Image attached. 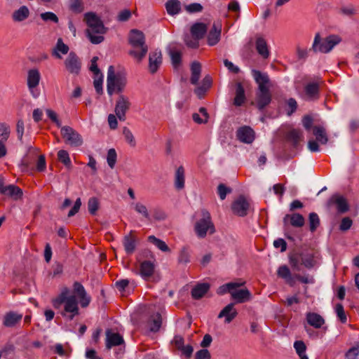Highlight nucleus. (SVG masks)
<instances>
[{"mask_svg":"<svg viewBox=\"0 0 359 359\" xmlns=\"http://www.w3.org/2000/svg\"><path fill=\"white\" fill-rule=\"evenodd\" d=\"M252 76L257 84L256 92V106L259 110L265 109L271 102L272 95L270 92L271 81L267 73L259 70L252 69Z\"/></svg>","mask_w":359,"mask_h":359,"instance_id":"nucleus-1","label":"nucleus"},{"mask_svg":"<svg viewBox=\"0 0 359 359\" xmlns=\"http://www.w3.org/2000/svg\"><path fill=\"white\" fill-rule=\"evenodd\" d=\"M52 304L55 309H57L64 304V309L61 312V315L69 320L79 314L78 301L76 295H69V290L67 287L62 289L60 294L52 300Z\"/></svg>","mask_w":359,"mask_h":359,"instance_id":"nucleus-2","label":"nucleus"},{"mask_svg":"<svg viewBox=\"0 0 359 359\" xmlns=\"http://www.w3.org/2000/svg\"><path fill=\"white\" fill-rule=\"evenodd\" d=\"M129 42L133 47V49L129 51V55L138 62H141L148 52L144 34L140 30L132 29L129 35Z\"/></svg>","mask_w":359,"mask_h":359,"instance_id":"nucleus-3","label":"nucleus"},{"mask_svg":"<svg viewBox=\"0 0 359 359\" xmlns=\"http://www.w3.org/2000/svg\"><path fill=\"white\" fill-rule=\"evenodd\" d=\"M109 28L104 25L102 20L95 13L90 14V42L100 44L105 39Z\"/></svg>","mask_w":359,"mask_h":359,"instance_id":"nucleus-4","label":"nucleus"},{"mask_svg":"<svg viewBox=\"0 0 359 359\" xmlns=\"http://www.w3.org/2000/svg\"><path fill=\"white\" fill-rule=\"evenodd\" d=\"M341 41V38L337 34H330L321 39L320 33H316L311 49L315 53H328Z\"/></svg>","mask_w":359,"mask_h":359,"instance_id":"nucleus-5","label":"nucleus"},{"mask_svg":"<svg viewBox=\"0 0 359 359\" xmlns=\"http://www.w3.org/2000/svg\"><path fill=\"white\" fill-rule=\"evenodd\" d=\"M107 93L111 95L114 93H121L126 84V78L121 73H115L113 66H109L107 72Z\"/></svg>","mask_w":359,"mask_h":359,"instance_id":"nucleus-6","label":"nucleus"},{"mask_svg":"<svg viewBox=\"0 0 359 359\" xmlns=\"http://www.w3.org/2000/svg\"><path fill=\"white\" fill-rule=\"evenodd\" d=\"M194 229L196 235L199 238L205 237L208 232L210 234L215 233V226L208 211L205 210H202V218L196 222Z\"/></svg>","mask_w":359,"mask_h":359,"instance_id":"nucleus-7","label":"nucleus"},{"mask_svg":"<svg viewBox=\"0 0 359 359\" xmlns=\"http://www.w3.org/2000/svg\"><path fill=\"white\" fill-rule=\"evenodd\" d=\"M41 79V73L37 68H32L27 71V85L34 98H37L40 95L41 91L38 86Z\"/></svg>","mask_w":359,"mask_h":359,"instance_id":"nucleus-8","label":"nucleus"},{"mask_svg":"<svg viewBox=\"0 0 359 359\" xmlns=\"http://www.w3.org/2000/svg\"><path fill=\"white\" fill-rule=\"evenodd\" d=\"M61 135L67 144L72 147H77L82 144L83 140L81 135L69 126H62Z\"/></svg>","mask_w":359,"mask_h":359,"instance_id":"nucleus-9","label":"nucleus"},{"mask_svg":"<svg viewBox=\"0 0 359 359\" xmlns=\"http://www.w3.org/2000/svg\"><path fill=\"white\" fill-rule=\"evenodd\" d=\"M129 98L123 95H120L116 100L114 112L117 118L121 121L126 120V114L130 107Z\"/></svg>","mask_w":359,"mask_h":359,"instance_id":"nucleus-10","label":"nucleus"},{"mask_svg":"<svg viewBox=\"0 0 359 359\" xmlns=\"http://www.w3.org/2000/svg\"><path fill=\"white\" fill-rule=\"evenodd\" d=\"M65 67L67 71L72 74H78L81 68V62L74 52H70L65 59Z\"/></svg>","mask_w":359,"mask_h":359,"instance_id":"nucleus-11","label":"nucleus"},{"mask_svg":"<svg viewBox=\"0 0 359 359\" xmlns=\"http://www.w3.org/2000/svg\"><path fill=\"white\" fill-rule=\"evenodd\" d=\"M98 60V57L95 56L91 59V72L94 74V87L98 94L102 93V82H103V75L101 73L100 69L97 67V61Z\"/></svg>","mask_w":359,"mask_h":359,"instance_id":"nucleus-12","label":"nucleus"},{"mask_svg":"<svg viewBox=\"0 0 359 359\" xmlns=\"http://www.w3.org/2000/svg\"><path fill=\"white\" fill-rule=\"evenodd\" d=\"M327 204L329 206L335 205L338 213L343 214L349 210V205L347 200L339 194H334L329 199Z\"/></svg>","mask_w":359,"mask_h":359,"instance_id":"nucleus-13","label":"nucleus"},{"mask_svg":"<svg viewBox=\"0 0 359 359\" xmlns=\"http://www.w3.org/2000/svg\"><path fill=\"white\" fill-rule=\"evenodd\" d=\"M249 207V203L244 196H241L232 203L231 209L234 214L244 217L248 215Z\"/></svg>","mask_w":359,"mask_h":359,"instance_id":"nucleus-14","label":"nucleus"},{"mask_svg":"<svg viewBox=\"0 0 359 359\" xmlns=\"http://www.w3.org/2000/svg\"><path fill=\"white\" fill-rule=\"evenodd\" d=\"M11 128L6 123H0V158L4 157L7 154L6 142L10 137Z\"/></svg>","mask_w":359,"mask_h":359,"instance_id":"nucleus-15","label":"nucleus"},{"mask_svg":"<svg viewBox=\"0 0 359 359\" xmlns=\"http://www.w3.org/2000/svg\"><path fill=\"white\" fill-rule=\"evenodd\" d=\"M238 140L245 144H251L255 137V131L250 126H242L236 131Z\"/></svg>","mask_w":359,"mask_h":359,"instance_id":"nucleus-16","label":"nucleus"},{"mask_svg":"<svg viewBox=\"0 0 359 359\" xmlns=\"http://www.w3.org/2000/svg\"><path fill=\"white\" fill-rule=\"evenodd\" d=\"M222 24L220 22H215L207 36L208 44L210 46L216 45L220 40Z\"/></svg>","mask_w":359,"mask_h":359,"instance_id":"nucleus-17","label":"nucleus"},{"mask_svg":"<svg viewBox=\"0 0 359 359\" xmlns=\"http://www.w3.org/2000/svg\"><path fill=\"white\" fill-rule=\"evenodd\" d=\"M162 64V54L161 50H156L149 53V70L151 74L156 73Z\"/></svg>","mask_w":359,"mask_h":359,"instance_id":"nucleus-18","label":"nucleus"},{"mask_svg":"<svg viewBox=\"0 0 359 359\" xmlns=\"http://www.w3.org/2000/svg\"><path fill=\"white\" fill-rule=\"evenodd\" d=\"M283 223L285 226L290 224L294 227H302L304 225L305 219L299 213L287 214L283 217Z\"/></svg>","mask_w":359,"mask_h":359,"instance_id":"nucleus-19","label":"nucleus"},{"mask_svg":"<svg viewBox=\"0 0 359 359\" xmlns=\"http://www.w3.org/2000/svg\"><path fill=\"white\" fill-rule=\"evenodd\" d=\"M22 318V314L14 311L6 313L3 319V325L6 327H15Z\"/></svg>","mask_w":359,"mask_h":359,"instance_id":"nucleus-20","label":"nucleus"},{"mask_svg":"<svg viewBox=\"0 0 359 359\" xmlns=\"http://www.w3.org/2000/svg\"><path fill=\"white\" fill-rule=\"evenodd\" d=\"M231 299H234L236 303L242 304L251 300L252 294L247 288L234 289L231 292Z\"/></svg>","mask_w":359,"mask_h":359,"instance_id":"nucleus-21","label":"nucleus"},{"mask_svg":"<svg viewBox=\"0 0 359 359\" xmlns=\"http://www.w3.org/2000/svg\"><path fill=\"white\" fill-rule=\"evenodd\" d=\"M238 313L234 309V304L230 303L226 305L219 313L218 318H224L226 323H231L237 316Z\"/></svg>","mask_w":359,"mask_h":359,"instance_id":"nucleus-22","label":"nucleus"},{"mask_svg":"<svg viewBox=\"0 0 359 359\" xmlns=\"http://www.w3.org/2000/svg\"><path fill=\"white\" fill-rule=\"evenodd\" d=\"M123 338L118 334L112 332L110 330L106 332V347L110 349L113 346L123 344Z\"/></svg>","mask_w":359,"mask_h":359,"instance_id":"nucleus-23","label":"nucleus"},{"mask_svg":"<svg viewBox=\"0 0 359 359\" xmlns=\"http://www.w3.org/2000/svg\"><path fill=\"white\" fill-rule=\"evenodd\" d=\"M255 48L258 54L263 58L267 59L270 51L266 41L262 36H257L255 41Z\"/></svg>","mask_w":359,"mask_h":359,"instance_id":"nucleus-24","label":"nucleus"},{"mask_svg":"<svg viewBox=\"0 0 359 359\" xmlns=\"http://www.w3.org/2000/svg\"><path fill=\"white\" fill-rule=\"evenodd\" d=\"M69 50V46L63 42L61 38H59L55 46L52 50V55L57 59H62V55L67 54Z\"/></svg>","mask_w":359,"mask_h":359,"instance_id":"nucleus-25","label":"nucleus"},{"mask_svg":"<svg viewBox=\"0 0 359 359\" xmlns=\"http://www.w3.org/2000/svg\"><path fill=\"white\" fill-rule=\"evenodd\" d=\"M136 239L133 235L131 231L128 234L126 235L123 239V245L124 250L128 255L133 254L136 248Z\"/></svg>","mask_w":359,"mask_h":359,"instance_id":"nucleus-26","label":"nucleus"},{"mask_svg":"<svg viewBox=\"0 0 359 359\" xmlns=\"http://www.w3.org/2000/svg\"><path fill=\"white\" fill-rule=\"evenodd\" d=\"M307 323L316 329L320 328L325 323L324 318L318 313L314 312H309L306 315Z\"/></svg>","mask_w":359,"mask_h":359,"instance_id":"nucleus-27","label":"nucleus"},{"mask_svg":"<svg viewBox=\"0 0 359 359\" xmlns=\"http://www.w3.org/2000/svg\"><path fill=\"white\" fill-rule=\"evenodd\" d=\"M2 195L8 196L12 199L17 201L22 197V190L15 184H8L2 193Z\"/></svg>","mask_w":359,"mask_h":359,"instance_id":"nucleus-28","label":"nucleus"},{"mask_svg":"<svg viewBox=\"0 0 359 359\" xmlns=\"http://www.w3.org/2000/svg\"><path fill=\"white\" fill-rule=\"evenodd\" d=\"M245 283V281L239 280L238 282H230L226 284H224L218 287L217 290V293L219 295L224 294L227 292L231 294V292L234 289L240 287L244 285Z\"/></svg>","mask_w":359,"mask_h":359,"instance_id":"nucleus-29","label":"nucleus"},{"mask_svg":"<svg viewBox=\"0 0 359 359\" xmlns=\"http://www.w3.org/2000/svg\"><path fill=\"white\" fill-rule=\"evenodd\" d=\"M207 29L208 27L203 22H196L191 27L190 32L193 37H196L201 40L204 37L207 32Z\"/></svg>","mask_w":359,"mask_h":359,"instance_id":"nucleus-30","label":"nucleus"},{"mask_svg":"<svg viewBox=\"0 0 359 359\" xmlns=\"http://www.w3.org/2000/svg\"><path fill=\"white\" fill-rule=\"evenodd\" d=\"M304 91L309 100H317L319 97V84L316 82L309 83L306 85Z\"/></svg>","mask_w":359,"mask_h":359,"instance_id":"nucleus-31","label":"nucleus"},{"mask_svg":"<svg viewBox=\"0 0 359 359\" xmlns=\"http://www.w3.org/2000/svg\"><path fill=\"white\" fill-rule=\"evenodd\" d=\"M154 272V264L151 261H144L140 264V273L144 279L150 278Z\"/></svg>","mask_w":359,"mask_h":359,"instance_id":"nucleus-32","label":"nucleus"},{"mask_svg":"<svg viewBox=\"0 0 359 359\" xmlns=\"http://www.w3.org/2000/svg\"><path fill=\"white\" fill-rule=\"evenodd\" d=\"M74 292L76 297L81 300V306L83 307H86L88 305V301L85 299L86 293L83 285L81 283L76 282L74 284Z\"/></svg>","mask_w":359,"mask_h":359,"instance_id":"nucleus-33","label":"nucleus"},{"mask_svg":"<svg viewBox=\"0 0 359 359\" xmlns=\"http://www.w3.org/2000/svg\"><path fill=\"white\" fill-rule=\"evenodd\" d=\"M210 289L208 283H200L191 290V296L195 299H199L208 292Z\"/></svg>","mask_w":359,"mask_h":359,"instance_id":"nucleus-34","label":"nucleus"},{"mask_svg":"<svg viewBox=\"0 0 359 359\" xmlns=\"http://www.w3.org/2000/svg\"><path fill=\"white\" fill-rule=\"evenodd\" d=\"M286 139L287 141L290 142L294 147H297L299 142L303 140V133L300 130L292 129L287 133Z\"/></svg>","mask_w":359,"mask_h":359,"instance_id":"nucleus-35","label":"nucleus"},{"mask_svg":"<svg viewBox=\"0 0 359 359\" xmlns=\"http://www.w3.org/2000/svg\"><path fill=\"white\" fill-rule=\"evenodd\" d=\"M29 10L26 6H20L12 14V19L14 22H22L29 16Z\"/></svg>","mask_w":359,"mask_h":359,"instance_id":"nucleus-36","label":"nucleus"},{"mask_svg":"<svg viewBox=\"0 0 359 359\" xmlns=\"http://www.w3.org/2000/svg\"><path fill=\"white\" fill-rule=\"evenodd\" d=\"M185 172L183 166H180L175 174V187L177 190H181L184 187Z\"/></svg>","mask_w":359,"mask_h":359,"instance_id":"nucleus-37","label":"nucleus"},{"mask_svg":"<svg viewBox=\"0 0 359 359\" xmlns=\"http://www.w3.org/2000/svg\"><path fill=\"white\" fill-rule=\"evenodd\" d=\"M245 100V90L241 83H236V96L233 100V104L236 107L241 106Z\"/></svg>","mask_w":359,"mask_h":359,"instance_id":"nucleus-38","label":"nucleus"},{"mask_svg":"<svg viewBox=\"0 0 359 359\" xmlns=\"http://www.w3.org/2000/svg\"><path fill=\"white\" fill-rule=\"evenodd\" d=\"M313 133L316 137V140L323 144H327L328 138L323 126H316L313 128Z\"/></svg>","mask_w":359,"mask_h":359,"instance_id":"nucleus-39","label":"nucleus"},{"mask_svg":"<svg viewBox=\"0 0 359 359\" xmlns=\"http://www.w3.org/2000/svg\"><path fill=\"white\" fill-rule=\"evenodd\" d=\"M191 76L190 81L192 84L198 83L201 73V65L198 62H194L191 65Z\"/></svg>","mask_w":359,"mask_h":359,"instance_id":"nucleus-40","label":"nucleus"},{"mask_svg":"<svg viewBox=\"0 0 359 359\" xmlns=\"http://www.w3.org/2000/svg\"><path fill=\"white\" fill-rule=\"evenodd\" d=\"M165 8L169 15H175L180 13L181 4L178 0H169L165 3Z\"/></svg>","mask_w":359,"mask_h":359,"instance_id":"nucleus-41","label":"nucleus"},{"mask_svg":"<svg viewBox=\"0 0 359 359\" xmlns=\"http://www.w3.org/2000/svg\"><path fill=\"white\" fill-rule=\"evenodd\" d=\"M277 275L278 277L282 278L284 280H285V281L288 284H290L291 285H293L294 280L292 276L291 272L287 266L283 265V266H280L278 269Z\"/></svg>","mask_w":359,"mask_h":359,"instance_id":"nucleus-42","label":"nucleus"},{"mask_svg":"<svg viewBox=\"0 0 359 359\" xmlns=\"http://www.w3.org/2000/svg\"><path fill=\"white\" fill-rule=\"evenodd\" d=\"M133 209L137 213L142 215L144 219L148 221L151 220V217L149 213L148 209L145 205L140 202L133 203L132 204Z\"/></svg>","mask_w":359,"mask_h":359,"instance_id":"nucleus-43","label":"nucleus"},{"mask_svg":"<svg viewBox=\"0 0 359 359\" xmlns=\"http://www.w3.org/2000/svg\"><path fill=\"white\" fill-rule=\"evenodd\" d=\"M302 264L307 269H311L316 265V260L312 253L300 254Z\"/></svg>","mask_w":359,"mask_h":359,"instance_id":"nucleus-44","label":"nucleus"},{"mask_svg":"<svg viewBox=\"0 0 359 359\" xmlns=\"http://www.w3.org/2000/svg\"><path fill=\"white\" fill-rule=\"evenodd\" d=\"M162 325V318L159 313H157L156 315L151 317L150 323H149V330L153 332H158Z\"/></svg>","mask_w":359,"mask_h":359,"instance_id":"nucleus-45","label":"nucleus"},{"mask_svg":"<svg viewBox=\"0 0 359 359\" xmlns=\"http://www.w3.org/2000/svg\"><path fill=\"white\" fill-rule=\"evenodd\" d=\"M190 262V251L188 247H183L179 253L178 263L187 264Z\"/></svg>","mask_w":359,"mask_h":359,"instance_id":"nucleus-46","label":"nucleus"},{"mask_svg":"<svg viewBox=\"0 0 359 359\" xmlns=\"http://www.w3.org/2000/svg\"><path fill=\"white\" fill-rule=\"evenodd\" d=\"M148 241L155 245L160 250L163 252H169L170 248L167 245V244L162 240L157 238L154 236H149L148 237Z\"/></svg>","mask_w":359,"mask_h":359,"instance_id":"nucleus-47","label":"nucleus"},{"mask_svg":"<svg viewBox=\"0 0 359 359\" xmlns=\"http://www.w3.org/2000/svg\"><path fill=\"white\" fill-rule=\"evenodd\" d=\"M294 348L300 359H308L307 355H306V346L304 341H296L294 343Z\"/></svg>","mask_w":359,"mask_h":359,"instance_id":"nucleus-48","label":"nucleus"},{"mask_svg":"<svg viewBox=\"0 0 359 359\" xmlns=\"http://www.w3.org/2000/svg\"><path fill=\"white\" fill-rule=\"evenodd\" d=\"M169 55L171 58L172 65L177 68L181 63L182 53L180 51L175 49H170Z\"/></svg>","mask_w":359,"mask_h":359,"instance_id":"nucleus-49","label":"nucleus"},{"mask_svg":"<svg viewBox=\"0 0 359 359\" xmlns=\"http://www.w3.org/2000/svg\"><path fill=\"white\" fill-rule=\"evenodd\" d=\"M309 229L314 232L320 225V219L316 212H311L309 215Z\"/></svg>","mask_w":359,"mask_h":359,"instance_id":"nucleus-50","label":"nucleus"},{"mask_svg":"<svg viewBox=\"0 0 359 359\" xmlns=\"http://www.w3.org/2000/svg\"><path fill=\"white\" fill-rule=\"evenodd\" d=\"M117 159L116 151L114 149H109L107 156V164L110 168L113 169L115 167Z\"/></svg>","mask_w":359,"mask_h":359,"instance_id":"nucleus-51","label":"nucleus"},{"mask_svg":"<svg viewBox=\"0 0 359 359\" xmlns=\"http://www.w3.org/2000/svg\"><path fill=\"white\" fill-rule=\"evenodd\" d=\"M199 39L187 34L184 36L185 44L191 48H197L199 46Z\"/></svg>","mask_w":359,"mask_h":359,"instance_id":"nucleus-52","label":"nucleus"},{"mask_svg":"<svg viewBox=\"0 0 359 359\" xmlns=\"http://www.w3.org/2000/svg\"><path fill=\"white\" fill-rule=\"evenodd\" d=\"M40 17L44 22L57 23L59 21L57 16L54 13L50 11L41 13Z\"/></svg>","mask_w":359,"mask_h":359,"instance_id":"nucleus-53","label":"nucleus"},{"mask_svg":"<svg viewBox=\"0 0 359 359\" xmlns=\"http://www.w3.org/2000/svg\"><path fill=\"white\" fill-rule=\"evenodd\" d=\"M123 134L126 142L131 146L135 147L136 142L132 132L126 127L123 129Z\"/></svg>","mask_w":359,"mask_h":359,"instance_id":"nucleus-54","label":"nucleus"},{"mask_svg":"<svg viewBox=\"0 0 359 359\" xmlns=\"http://www.w3.org/2000/svg\"><path fill=\"white\" fill-rule=\"evenodd\" d=\"M231 191V189L226 187L224 184H219L217 187V193L221 200H224L226 195Z\"/></svg>","mask_w":359,"mask_h":359,"instance_id":"nucleus-55","label":"nucleus"},{"mask_svg":"<svg viewBox=\"0 0 359 359\" xmlns=\"http://www.w3.org/2000/svg\"><path fill=\"white\" fill-rule=\"evenodd\" d=\"M335 312L340 321L342 323H345L347 320V318L344 309V306L341 304H337L336 305Z\"/></svg>","mask_w":359,"mask_h":359,"instance_id":"nucleus-56","label":"nucleus"},{"mask_svg":"<svg viewBox=\"0 0 359 359\" xmlns=\"http://www.w3.org/2000/svg\"><path fill=\"white\" fill-rule=\"evenodd\" d=\"M300 259H301L300 254L299 255L295 254V255H291L289 257L290 264L291 265V266L293 269L297 270V271L300 270V264H299Z\"/></svg>","mask_w":359,"mask_h":359,"instance_id":"nucleus-57","label":"nucleus"},{"mask_svg":"<svg viewBox=\"0 0 359 359\" xmlns=\"http://www.w3.org/2000/svg\"><path fill=\"white\" fill-rule=\"evenodd\" d=\"M203 8L202 5L199 3H192L185 6V10L189 13H200Z\"/></svg>","mask_w":359,"mask_h":359,"instance_id":"nucleus-58","label":"nucleus"},{"mask_svg":"<svg viewBox=\"0 0 359 359\" xmlns=\"http://www.w3.org/2000/svg\"><path fill=\"white\" fill-rule=\"evenodd\" d=\"M359 355V346L349 348L345 354L346 359H357Z\"/></svg>","mask_w":359,"mask_h":359,"instance_id":"nucleus-59","label":"nucleus"},{"mask_svg":"<svg viewBox=\"0 0 359 359\" xmlns=\"http://www.w3.org/2000/svg\"><path fill=\"white\" fill-rule=\"evenodd\" d=\"M353 224V221L350 217H344L341 219V224L339 225V229L341 231H346L348 230Z\"/></svg>","mask_w":359,"mask_h":359,"instance_id":"nucleus-60","label":"nucleus"},{"mask_svg":"<svg viewBox=\"0 0 359 359\" xmlns=\"http://www.w3.org/2000/svg\"><path fill=\"white\" fill-rule=\"evenodd\" d=\"M131 17V12L128 9L121 11L117 15V20L119 22L128 21Z\"/></svg>","mask_w":359,"mask_h":359,"instance_id":"nucleus-61","label":"nucleus"},{"mask_svg":"<svg viewBox=\"0 0 359 359\" xmlns=\"http://www.w3.org/2000/svg\"><path fill=\"white\" fill-rule=\"evenodd\" d=\"M287 105L289 109L287 111V114L291 116L297 108V102L294 98H290L287 100Z\"/></svg>","mask_w":359,"mask_h":359,"instance_id":"nucleus-62","label":"nucleus"},{"mask_svg":"<svg viewBox=\"0 0 359 359\" xmlns=\"http://www.w3.org/2000/svg\"><path fill=\"white\" fill-rule=\"evenodd\" d=\"M59 160L65 165H67L70 163L69 154L65 150H60L57 153Z\"/></svg>","mask_w":359,"mask_h":359,"instance_id":"nucleus-63","label":"nucleus"},{"mask_svg":"<svg viewBox=\"0 0 359 359\" xmlns=\"http://www.w3.org/2000/svg\"><path fill=\"white\" fill-rule=\"evenodd\" d=\"M211 355L208 349L203 348L198 351L195 355V359H210Z\"/></svg>","mask_w":359,"mask_h":359,"instance_id":"nucleus-64","label":"nucleus"}]
</instances>
